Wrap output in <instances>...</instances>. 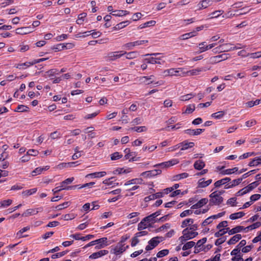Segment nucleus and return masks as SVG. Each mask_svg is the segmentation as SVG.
<instances>
[{
    "instance_id": "5",
    "label": "nucleus",
    "mask_w": 261,
    "mask_h": 261,
    "mask_svg": "<svg viewBox=\"0 0 261 261\" xmlns=\"http://www.w3.org/2000/svg\"><path fill=\"white\" fill-rule=\"evenodd\" d=\"M223 191H215L210 195V203L212 205H219L223 200L221 194Z\"/></svg>"
},
{
    "instance_id": "35",
    "label": "nucleus",
    "mask_w": 261,
    "mask_h": 261,
    "mask_svg": "<svg viewBox=\"0 0 261 261\" xmlns=\"http://www.w3.org/2000/svg\"><path fill=\"white\" fill-rule=\"evenodd\" d=\"M205 163L201 160L196 161L194 164V167L195 169L200 170L205 167Z\"/></svg>"
},
{
    "instance_id": "32",
    "label": "nucleus",
    "mask_w": 261,
    "mask_h": 261,
    "mask_svg": "<svg viewBox=\"0 0 261 261\" xmlns=\"http://www.w3.org/2000/svg\"><path fill=\"white\" fill-rule=\"evenodd\" d=\"M242 239V236L240 234H237L231 237L227 242V244L229 245H233L240 241Z\"/></svg>"
},
{
    "instance_id": "62",
    "label": "nucleus",
    "mask_w": 261,
    "mask_h": 261,
    "mask_svg": "<svg viewBox=\"0 0 261 261\" xmlns=\"http://www.w3.org/2000/svg\"><path fill=\"white\" fill-rule=\"evenodd\" d=\"M198 47L200 50V53H202L206 50H207V47L205 42H203L199 43L198 45Z\"/></svg>"
},
{
    "instance_id": "46",
    "label": "nucleus",
    "mask_w": 261,
    "mask_h": 261,
    "mask_svg": "<svg viewBox=\"0 0 261 261\" xmlns=\"http://www.w3.org/2000/svg\"><path fill=\"white\" fill-rule=\"evenodd\" d=\"M188 176H189L188 173H185V172L182 173L174 175L173 177V180H175V181L179 180L180 179L188 177Z\"/></svg>"
},
{
    "instance_id": "6",
    "label": "nucleus",
    "mask_w": 261,
    "mask_h": 261,
    "mask_svg": "<svg viewBox=\"0 0 261 261\" xmlns=\"http://www.w3.org/2000/svg\"><path fill=\"white\" fill-rule=\"evenodd\" d=\"M231 44L226 43L224 44H221L219 46L213 49V51L215 53H222V52H227L235 49H240L242 47L231 46Z\"/></svg>"
},
{
    "instance_id": "20",
    "label": "nucleus",
    "mask_w": 261,
    "mask_h": 261,
    "mask_svg": "<svg viewBox=\"0 0 261 261\" xmlns=\"http://www.w3.org/2000/svg\"><path fill=\"white\" fill-rule=\"evenodd\" d=\"M107 173L106 171H100L91 173L87 174L85 176V178H99L105 176Z\"/></svg>"
},
{
    "instance_id": "10",
    "label": "nucleus",
    "mask_w": 261,
    "mask_h": 261,
    "mask_svg": "<svg viewBox=\"0 0 261 261\" xmlns=\"http://www.w3.org/2000/svg\"><path fill=\"white\" fill-rule=\"evenodd\" d=\"M164 240L162 237H155L150 239L148 243V245L146 246L145 249L147 251L151 250L156 247L159 244Z\"/></svg>"
},
{
    "instance_id": "40",
    "label": "nucleus",
    "mask_w": 261,
    "mask_h": 261,
    "mask_svg": "<svg viewBox=\"0 0 261 261\" xmlns=\"http://www.w3.org/2000/svg\"><path fill=\"white\" fill-rule=\"evenodd\" d=\"M238 171V168L234 167L231 169H227L223 170L220 172V174L222 175H230Z\"/></svg>"
},
{
    "instance_id": "58",
    "label": "nucleus",
    "mask_w": 261,
    "mask_h": 261,
    "mask_svg": "<svg viewBox=\"0 0 261 261\" xmlns=\"http://www.w3.org/2000/svg\"><path fill=\"white\" fill-rule=\"evenodd\" d=\"M193 209L191 208L183 211L182 213H180V217L181 218H184L191 215L192 214H193Z\"/></svg>"
},
{
    "instance_id": "52",
    "label": "nucleus",
    "mask_w": 261,
    "mask_h": 261,
    "mask_svg": "<svg viewBox=\"0 0 261 261\" xmlns=\"http://www.w3.org/2000/svg\"><path fill=\"white\" fill-rule=\"evenodd\" d=\"M195 96V94L192 93L187 94L186 95H182L179 97V100L181 101H187L191 99L192 98Z\"/></svg>"
},
{
    "instance_id": "39",
    "label": "nucleus",
    "mask_w": 261,
    "mask_h": 261,
    "mask_svg": "<svg viewBox=\"0 0 261 261\" xmlns=\"http://www.w3.org/2000/svg\"><path fill=\"white\" fill-rule=\"evenodd\" d=\"M245 215V213L243 212H239L237 213H234L231 214L229 216V218L231 220H236L239 218H241L244 217Z\"/></svg>"
},
{
    "instance_id": "45",
    "label": "nucleus",
    "mask_w": 261,
    "mask_h": 261,
    "mask_svg": "<svg viewBox=\"0 0 261 261\" xmlns=\"http://www.w3.org/2000/svg\"><path fill=\"white\" fill-rule=\"evenodd\" d=\"M112 179H113V177L106 179L103 180L102 184L108 186H112V187L118 185V183H115L112 181Z\"/></svg>"
},
{
    "instance_id": "61",
    "label": "nucleus",
    "mask_w": 261,
    "mask_h": 261,
    "mask_svg": "<svg viewBox=\"0 0 261 261\" xmlns=\"http://www.w3.org/2000/svg\"><path fill=\"white\" fill-rule=\"evenodd\" d=\"M169 250L168 249H163L159 251L156 254V256L158 258H161L169 254Z\"/></svg>"
},
{
    "instance_id": "24",
    "label": "nucleus",
    "mask_w": 261,
    "mask_h": 261,
    "mask_svg": "<svg viewBox=\"0 0 261 261\" xmlns=\"http://www.w3.org/2000/svg\"><path fill=\"white\" fill-rule=\"evenodd\" d=\"M50 168V166L48 165L44 166V167H39L34 169L31 173V175L33 176L39 175L42 172L44 171L48 170Z\"/></svg>"
},
{
    "instance_id": "42",
    "label": "nucleus",
    "mask_w": 261,
    "mask_h": 261,
    "mask_svg": "<svg viewBox=\"0 0 261 261\" xmlns=\"http://www.w3.org/2000/svg\"><path fill=\"white\" fill-rule=\"evenodd\" d=\"M124 55H125V58L127 59H133L135 58H136L139 56L138 52L136 51H133L127 53L126 51H125Z\"/></svg>"
},
{
    "instance_id": "63",
    "label": "nucleus",
    "mask_w": 261,
    "mask_h": 261,
    "mask_svg": "<svg viewBox=\"0 0 261 261\" xmlns=\"http://www.w3.org/2000/svg\"><path fill=\"white\" fill-rule=\"evenodd\" d=\"M225 113L223 111H219L212 115V117L216 119H220L224 115Z\"/></svg>"
},
{
    "instance_id": "56",
    "label": "nucleus",
    "mask_w": 261,
    "mask_h": 261,
    "mask_svg": "<svg viewBox=\"0 0 261 261\" xmlns=\"http://www.w3.org/2000/svg\"><path fill=\"white\" fill-rule=\"evenodd\" d=\"M170 227V225L169 223H166L161 227H159L155 230V232H164L165 230H167Z\"/></svg>"
},
{
    "instance_id": "50",
    "label": "nucleus",
    "mask_w": 261,
    "mask_h": 261,
    "mask_svg": "<svg viewBox=\"0 0 261 261\" xmlns=\"http://www.w3.org/2000/svg\"><path fill=\"white\" fill-rule=\"evenodd\" d=\"M195 109V105H189L187 106L185 111L182 113L187 114H191L194 111Z\"/></svg>"
},
{
    "instance_id": "36",
    "label": "nucleus",
    "mask_w": 261,
    "mask_h": 261,
    "mask_svg": "<svg viewBox=\"0 0 261 261\" xmlns=\"http://www.w3.org/2000/svg\"><path fill=\"white\" fill-rule=\"evenodd\" d=\"M229 57V54H223L220 55L216 56L213 58L214 61L219 62L225 60Z\"/></svg>"
},
{
    "instance_id": "26",
    "label": "nucleus",
    "mask_w": 261,
    "mask_h": 261,
    "mask_svg": "<svg viewBox=\"0 0 261 261\" xmlns=\"http://www.w3.org/2000/svg\"><path fill=\"white\" fill-rule=\"evenodd\" d=\"M194 145V143L192 142H188L187 141H183L180 143V150L182 151L187 150L193 147Z\"/></svg>"
},
{
    "instance_id": "37",
    "label": "nucleus",
    "mask_w": 261,
    "mask_h": 261,
    "mask_svg": "<svg viewBox=\"0 0 261 261\" xmlns=\"http://www.w3.org/2000/svg\"><path fill=\"white\" fill-rule=\"evenodd\" d=\"M59 49H70L74 47V44L72 43H62L58 45Z\"/></svg>"
},
{
    "instance_id": "33",
    "label": "nucleus",
    "mask_w": 261,
    "mask_h": 261,
    "mask_svg": "<svg viewBox=\"0 0 261 261\" xmlns=\"http://www.w3.org/2000/svg\"><path fill=\"white\" fill-rule=\"evenodd\" d=\"M130 12L126 10H115L113 11L112 15L116 17H122L129 14Z\"/></svg>"
},
{
    "instance_id": "19",
    "label": "nucleus",
    "mask_w": 261,
    "mask_h": 261,
    "mask_svg": "<svg viewBox=\"0 0 261 261\" xmlns=\"http://www.w3.org/2000/svg\"><path fill=\"white\" fill-rule=\"evenodd\" d=\"M33 32L31 26L19 28L15 30V33L19 35H27Z\"/></svg>"
},
{
    "instance_id": "44",
    "label": "nucleus",
    "mask_w": 261,
    "mask_h": 261,
    "mask_svg": "<svg viewBox=\"0 0 261 261\" xmlns=\"http://www.w3.org/2000/svg\"><path fill=\"white\" fill-rule=\"evenodd\" d=\"M261 164V158L260 157H257L253 159L250 162L248 165L250 167L257 166Z\"/></svg>"
},
{
    "instance_id": "55",
    "label": "nucleus",
    "mask_w": 261,
    "mask_h": 261,
    "mask_svg": "<svg viewBox=\"0 0 261 261\" xmlns=\"http://www.w3.org/2000/svg\"><path fill=\"white\" fill-rule=\"evenodd\" d=\"M12 203V200L11 199H7L4 200L0 202L1 207L2 208H6L10 205Z\"/></svg>"
},
{
    "instance_id": "49",
    "label": "nucleus",
    "mask_w": 261,
    "mask_h": 261,
    "mask_svg": "<svg viewBox=\"0 0 261 261\" xmlns=\"http://www.w3.org/2000/svg\"><path fill=\"white\" fill-rule=\"evenodd\" d=\"M130 129L133 130L138 133H142L146 132L147 130V127L145 126H135L130 128Z\"/></svg>"
},
{
    "instance_id": "17",
    "label": "nucleus",
    "mask_w": 261,
    "mask_h": 261,
    "mask_svg": "<svg viewBox=\"0 0 261 261\" xmlns=\"http://www.w3.org/2000/svg\"><path fill=\"white\" fill-rule=\"evenodd\" d=\"M95 249H99L103 248L109 245L108 239L107 238H101L99 239L95 240Z\"/></svg>"
},
{
    "instance_id": "2",
    "label": "nucleus",
    "mask_w": 261,
    "mask_h": 261,
    "mask_svg": "<svg viewBox=\"0 0 261 261\" xmlns=\"http://www.w3.org/2000/svg\"><path fill=\"white\" fill-rule=\"evenodd\" d=\"M197 229V225L196 224L192 225L189 228H186L182 230V236L179 238V242L183 244L186 241L196 237L198 235Z\"/></svg>"
},
{
    "instance_id": "41",
    "label": "nucleus",
    "mask_w": 261,
    "mask_h": 261,
    "mask_svg": "<svg viewBox=\"0 0 261 261\" xmlns=\"http://www.w3.org/2000/svg\"><path fill=\"white\" fill-rule=\"evenodd\" d=\"M197 35L196 31H192L190 33L184 34L180 36L181 40H186L189 38L195 37Z\"/></svg>"
},
{
    "instance_id": "13",
    "label": "nucleus",
    "mask_w": 261,
    "mask_h": 261,
    "mask_svg": "<svg viewBox=\"0 0 261 261\" xmlns=\"http://www.w3.org/2000/svg\"><path fill=\"white\" fill-rule=\"evenodd\" d=\"M154 76L153 75L148 76H142L140 78V81L141 83L146 85H149L151 84H154L155 85H161V83L159 81L154 82Z\"/></svg>"
},
{
    "instance_id": "1",
    "label": "nucleus",
    "mask_w": 261,
    "mask_h": 261,
    "mask_svg": "<svg viewBox=\"0 0 261 261\" xmlns=\"http://www.w3.org/2000/svg\"><path fill=\"white\" fill-rule=\"evenodd\" d=\"M161 214V211H156L151 215L144 218L138 225V229L142 230L151 227L152 225L158 221L156 217Z\"/></svg>"
},
{
    "instance_id": "9",
    "label": "nucleus",
    "mask_w": 261,
    "mask_h": 261,
    "mask_svg": "<svg viewBox=\"0 0 261 261\" xmlns=\"http://www.w3.org/2000/svg\"><path fill=\"white\" fill-rule=\"evenodd\" d=\"M179 162V160L177 159H172L168 161L162 162L159 164H155L153 166L154 167H160L161 169H167L175 165H177Z\"/></svg>"
},
{
    "instance_id": "43",
    "label": "nucleus",
    "mask_w": 261,
    "mask_h": 261,
    "mask_svg": "<svg viewBox=\"0 0 261 261\" xmlns=\"http://www.w3.org/2000/svg\"><path fill=\"white\" fill-rule=\"evenodd\" d=\"M223 13V11L222 10H218L215 11L211 14H208V19H213L215 18H218L220 15H221Z\"/></svg>"
},
{
    "instance_id": "57",
    "label": "nucleus",
    "mask_w": 261,
    "mask_h": 261,
    "mask_svg": "<svg viewBox=\"0 0 261 261\" xmlns=\"http://www.w3.org/2000/svg\"><path fill=\"white\" fill-rule=\"evenodd\" d=\"M123 156L122 154L119 152H115L111 155V159L112 161L117 160Z\"/></svg>"
},
{
    "instance_id": "14",
    "label": "nucleus",
    "mask_w": 261,
    "mask_h": 261,
    "mask_svg": "<svg viewBox=\"0 0 261 261\" xmlns=\"http://www.w3.org/2000/svg\"><path fill=\"white\" fill-rule=\"evenodd\" d=\"M43 210V207L40 206L37 208H28L22 214L23 217H29L33 215H37L40 211H42Z\"/></svg>"
},
{
    "instance_id": "15",
    "label": "nucleus",
    "mask_w": 261,
    "mask_h": 261,
    "mask_svg": "<svg viewBox=\"0 0 261 261\" xmlns=\"http://www.w3.org/2000/svg\"><path fill=\"white\" fill-rule=\"evenodd\" d=\"M161 173L162 170L161 169H155L143 172L141 174V176L145 178H151L157 175H159L161 174Z\"/></svg>"
},
{
    "instance_id": "27",
    "label": "nucleus",
    "mask_w": 261,
    "mask_h": 261,
    "mask_svg": "<svg viewBox=\"0 0 261 261\" xmlns=\"http://www.w3.org/2000/svg\"><path fill=\"white\" fill-rule=\"evenodd\" d=\"M38 189L36 188L25 190L21 192V195L23 198H27L31 195L35 194Z\"/></svg>"
},
{
    "instance_id": "23",
    "label": "nucleus",
    "mask_w": 261,
    "mask_h": 261,
    "mask_svg": "<svg viewBox=\"0 0 261 261\" xmlns=\"http://www.w3.org/2000/svg\"><path fill=\"white\" fill-rule=\"evenodd\" d=\"M34 65L33 61L26 62L23 63H18L14 65V67L19 70H24Z\"/></svg>"
},
{
    "instance_id": "3",
    "label": "nucleus",
    "mask_w": 261,
    "mask_h": 261,
    "mask_svg": "<svg viewBox=\"0 0 261 261\" xmlns=\"http://www.w3.org/2000/svg\"><path fill=\"white\" fill-rule=\"evenodd\" d=\"M184 68H170L165 69L162 71L161 75L163 77L172 76H184V74L182 73Z\"/></svg>"
},
{
    "instance_id": "25",
    "label": "nucleus",
    "mask_w": 261,
    "mask_h": 261,
    "mask_svg": "<svg viewBox=\"0 0 261 261\" xmlns=\"http://www.w3.org/2000/svg\"><path fill=\"white\" fill-rule=\"evenodd\" d=\"M204 131V129H187L185 130V133L190 136H197L201 134Z\"/></svg>"
},
{
    "instance_id": "54",
    "label": "nucleus",
    "mask_w": 261,
    "mask_h": 261,
    "mask_svg": "<svg viewBox=\"0 0 261 261\" xmlns=\"http://www.w3.org/2000/svg\"><path fill=\"white\" fill-rule=\"evenodd\" d=\"M94 128L93 127H89L84 130V132L86 134H89V137L93 138L95 137V133L93 132Z\"/></svg>"
},
{
    "instance_id": "51",
    "label": "nucleus",
    "mask_w": 261,
    "mask_h": 261,
    "mask_svg": "<svg viewBox=\"0 0 261 261\" xmlns=\"http://www.w3.org/2000/svg\"><path fill=\"white\" fill-rule=\"evenodd\" d=\"M236 197H231L228 199L226 201V204L230 206H236L237 205Z\"/></svg>"
},
{
    "instance_id": "64",
    "label": "nucleus",
    "mask_w": 261,
    "mask_h": 261,
    "mask_svg": "<svg viewBox=\"0 0 261 261\" xmlns=\"http://www.w3.org/2000/svg\"><path fill=\"white\" fill-rule=\"evenodd\" d=\"M14 1L15 0H5L4 2L0 4V6L2 8H5L13 4Z\"/></svg>"
},
{
    "instance_id": "34",
    "label": "nucleus",
    "mask_w": 261,
    "mask_h": 261,
    "mask_svg": "<svg viewBox=\"0 0 261 261\" xmlns=\"http://www.w3.org/2000/svg\"><path fill=\"white\" fill-rule=\"evenodd\" d=\"M229 181H230V178L229 177H225L216 181L214 184V186L216 188H219L221 186L226 184Z\"/></svg>"
},
{
    "instance_id": "48",
    "label": "nucleus",
    "mask_w": 261,
    "mask_h": 261,
    "mask_svg": "<svg viewBox=\"0 0 261 261\" xmlns=\"http://www.w3.org/2000/svg\"><path fill=\"white\" fill-rule=\"evenodd\" d=\"M218 229L219 230L216 232L214 234V236L216 238H219L226 233L228 231V230L229 229V228Z\"/></svg>"
},
{
    "instance_id": "60",
    "label": "nucleus",
    "mask_w": 261,
    "mask_h": 261,
    "mask_svg": "<svg viewBox=\"0 0 261 261\" xmlns=\"http://www.w3.org/2000/svg\"><path fill=\"white\" fill-rule=\"evenodd\" d=\"M195 245V243L193 241H190L186 243L182 247L183 250H186L191 248Z\"/></svg>"
},
{
    "instance_id": "11",
    "label": "nucleus",
    "mask_w": 261,
    "mask_h": 261,
    "mask_svg": "<svg viewBox=\"0 0 261 261\" xmlns=\"http://www.w3.org/2000/svg\"><path fill=\"white\" fill-rule=\"evenodd\" d=\"M124 54L125 53L124 50L110 52L105 57V59L107 61H115L124 56Z\"/></svg>"
},
{
    "instance_id": "8",
    "label": "nucleus",
    "mask_w": 261,
    "mask_h": 261,
    "mask_svg": "<svg viewBox=\"0 0 261 261\" xmlns=\"http://www.w3.org/2000/svg\"><path fill=\"white\" fill-rule=\"evenodd\" d=\"M260 183L259 181H255L250 184L247 186L242 189L236 193L237 196H242L245 194H247L252 191L253 189L255 188Z\"/></svg>"
},
{
    "instance_id": "7",
    "label": "nucleus",
    "mask_w": 261,
    "mask_h": 261,
    "mask_svg": "<svg viewBox=\"0 0 261 261\" xmlns=\"http://www.w3.org/2000/svg\"><path fill=\"white\" fill-rule=\"evenodd\" d=\"M148 42L147 40H137L134 42H129L125 43L123 45V49L127 50H132L135 47L141 45H146Z\"/></svg>"
},
{
    "instance_id": "47",
    "label": "nucleus",
    "mask_w": 261,
    "mask_h": 261,
    "mask_svg": "<svg viewBox=\"0 0 261 261\" xmlns=\"http://www.w3.org/2000/svg\"><path fill=\"white\" fill-rule=\"evenodd\" d=\"M87 16V13H82L78 15L77 19L76 21V22L78 24H82L83 23V22Z\"/></svg>"
},
{
    "instance_id": "4",
    "label": "nucleus",
    "mask_w": 261,
    "mask_h": 261,
    "mask_svg": "<svg viewBox=\"0 0 261 261\" xmlns=\"http://www.w3.org/2000/svg\"><path fill=\"white\" fill-rule=\"evenodd\" d=\"M160 53H153L151 54H146L145 56H150V57L145 58L144 59V61L146 62L147 63L151 64H163L164 63V61H162L163 56L157 57L158 56L161 55Z\"/></svg>"
},
{
    "instance_id": "29",
    "label": "nucleus",
    "mask_w": 261,
    "mask_h": 261,
    "mask_svg": "<svg viewBox=\"0 0 261 261\" xmlns=\"http://www.w3.org/2000/svg\"><path fill=\"white\" fill-rule=\"evenodd\" d=\"M201 68H196V69H193L189 71H184L182 73L184 74V76H190V75H198L199 73L202 71Z\"/></svg>"
},
{
    "instance_id": "38",
    "label": "nucleus",
    "mask_w": 261,
    "mask_h": 261,
    "mask_svg": "<svg viewBox=\"0 0 261 261\" xmlns=\"http://www.w3.org/2000/svg\"><path fill=\"white\" fill-rule=\"evenodd\" d=\"M194 223V220L191 218H188L186 219L182 222L181 224V227L182 228H186L187 226H191Z\"/></svg>"
},
{
    "instance_id": "31",
    "label": "nucleus",
    "mask_w": 261,
    "mask_h": 261,
    "mask_svg": "<svg viewBox=\"0 0 261 261\" xmlns=\"http://www.w3.org/2000/svg\"><path fill=\"white\" fill-rule=\"evenodd\" d=\"M244 227L243 226H237L231 229H229L227 232L228 234L230 236L241 232L242 231L244 230Z\"/></svg>"
},
{
    "instance_id": "21",
    "label": "nucleus",
    "mask_w": 261,
    "mask_h": 261,
    "mask_svg": "<svg viewBox=\"0 0 261 261\" xmlns=\"http://www.w3.org/2000/svg\"><path fill=\"white\" fill-rule=\"evenodd\" d=\"M77 186H64V185H62V182L60 183V185L59 186L56 187L54 189L52 190V192L54 193V194L57 193L62 190H69L72 189L75 187H76Z\"/></svg>"
},
{
    "instance_id": "12",
    "label": "nucleus",
    "mask_w": 261,
    "mask_h": 261,
    "mask_svg": "<svg viewBox=\"0 0 261 261\" xmlns=\"http://www.w3.org/2000/svg\"><path fill=\"white\" fill-rule=\"evenodd\" d=\"M128 246H125L124 244L119 243L115 247L112 248L111 252L116 255H119L123 252Z\"/></svg>"
},
{
    "instance_id": "59",
    "label": "nucleus",
    "mask_w": 261,
    "mask_h": 261,
    "mask_svg": "<svg viewBox=\"0 0 261 261\" xmlns=\"http://www.w3.org/2000/svg\"><path fill=\"white\" fill-rule=\"evenodd\" d=\"M76 217V215L74 214H67L64 215H63L61 217V219L64 220H70L74 219Z\"/></svg>"
},
{
    "instance_id": "16",
    "label": "nucleus",
    "mask_w": 261,
    "mask_h": 261,
    "mask_svg": "<svg viewBox=\"0 0 261 261\" xmlns=\"http://www.w3.org/2000/svg\"><path fill=\"white\" fill-rule=\"evenodd\" d=\"M124 152L125 153L124 158L125 160H128L129 162L137 161L135 158L136 152L131 151L129 148H125L124 150Z\"/></svg>"
},
{
    "instance_id": "53",
    "label": "nucleus",
    "mask_w": 261,
    "mask_h": 261,
    "mask_svg": "<svg viewBox=\"0 0 261 261\" xmlns=\"http://www.w3.org/2000/svg\"><path fill=\"white\" fill-rule=\"evenodd\" d=\"M29 107L25 105H19L14 110L15 112H24L29 111Z\"/></svg>"
},
{
    "instance_id": "28",
    "label": "nucleus",
    "mask_w": 261,
    "mask_h": 261,
    "mask_svg": "<svg viewBox=\"0 0 261 261\" xmlns=\"http://www.w3.org/2000/svg\"><path fill=\"white\" fill-rule=\"evenodd\" d=\"M208 202L207 198H202L191 206V209H197L202 207Z\"/></svg>"
},
{
    "instance_id": "18",
    "label": "nucleus",
    "mask_w": 261,
    "mask_h": 261,
    "mask_svg": "<svg viewBox=\"0 0 261 261\" xmlns=\"http://www.w3.org/2000/svg\"><path fill=\"white\" fill-rule=\"evenodd\" d=\"M133 169L132 168L128 167H124L122 168H117L113 171V173L114 174H128L130 173L132 171Z\"/></svg>"
},
{
    "instance_id": "30",
    "label": "nucleus",
    "mask_w": 261,
    "mask_h": 261,
    "mask_svg": "<svg viewBox=\"0 0 261 261\" xmlns=\"http://www.w3.org/2000/svg\"><path fill=\"white\" fill-rule=\"evenodd\" d=\"M212 182V179L205 180L204 178H201L198 181V187L199 188H205Z\"/></svg>"
},
{
    "instance_id": "22",
    "label": "nucleus",
    "mask_w": 261,
    "mask_h": 261,
    "mask_svg": "<svg viewBox=\"0 0 261 261\" xmlns=\"http://www.w3.org/2000/svg\"><path fill=\"white\" fill-rule=\"evenodd\" d=\"M108 253H109V251L107 250H100L98 252H94V253H92V254H91L89 256V258L90 259H97V258L101 257L105 255H107V254H108Z\"/></svg>"
}]
</instances>
